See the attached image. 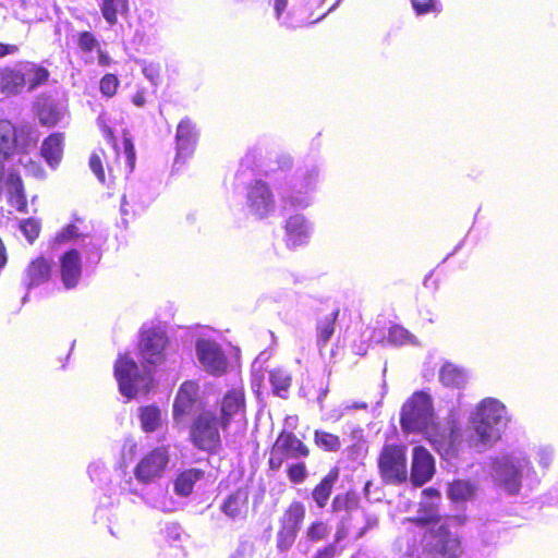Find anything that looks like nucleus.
Returning <instances> with one entry per match:
<instances>
[{"instance_id":"1","label":"nucleus","mask_w":558,"mask_h":558,"mask_svg":"<svg viewBox=\"0 0 558 558\" xmlns=\"http://www.w3.org/2000/svg\"><path fill=\"white\" fill-rule=\"evenodd\" d=\"M401 426L405 432L423 434L439 454L451 457L460 444L459 430L453 425L441 427L434 414L432 398L417 391L403 404Z\"/></svg>"},{"instance_id":"2","label":"nucleus","mask_w":558,"mask_h":558,"mask_svg":"<svg viewBox=\"0 0 558 558\" xmlns=\"http://www.w3.org/2000/svg\"><path fill=\"white\" fill-rule=\"evenodd\" d=\"M58 243L73 241L77 247L66 251L60 257V277L66 289H73L77 286L82 276V258L78 247L83 250L87 258L98 262L100 258L99 244L88 234L87 227H83V221L75 219L68 225L56 236Z\"/></svg>"},{"instance_id":"3","label":"nucleus","mask_w":558,"mask_h":558,"mask_svg":"<svg viewBox=\"0 0 558 558\" xmlns=\"http://www.w3.org/2000/svg\"><path fill=\"white\" fill-rule=\"evenodd\" d=\"M493 477L504 492L518 495L523 488L531 490L537 486L542 475L533 466L530 454L517 448L495 460Z\"/></svg>"},{"instance_id":"4","label":"nucleus","mask_w":558,"mask_h":558,"mask_svg":"<svg viewBox=\"0 0 558 558\" xmlns=\"http://www.w3.org/2000/svg\"><path fill=\"white\" fill-rule=\"evenodd\" d=\"M510 422L506 405L496 398L480 401L470 416L472 446L484 450L500 439Z\"/></svg>"},{"instance_id":"5","label":"nucleus","mask_w":558,"mask_h":558,"mask_svg":"<svg viewBox=\"0 0 558 558\" xmlns=\"http://www.w3.org/2000/svg\"><path fill=\"white\" fill-rule=\"evenodd\" d=\"M319 184V168L310 165L299 168L291 181L289 189L280 193V199L284 205L295 209H306L315 202Z\"/></svg>"},{"instance_id":"6","label":"nucleus","mask_w":558,"mask_h":558,"mask_svg":"<svg viewBox=\"0 0 558 558\" xmlns=\"http://www.w3.org/2000/svg\"><path fill=\"white\" fill-rule=\"evenodd\" d=\"M114 377L122 396L128 399L146 393L153 383L151 371L147 365L142 368L129 355H120L114 364Z\"/></svg>"},{"instance_id":"7","label":"nucleus","mask_w":558,"mask_h":558,"mask_svg":"<svg viewBox=\"0 0 558 558\" xmlns=\"http://www.w3.org/2000/svg\"><path fill=\"white\" fill-rule=\"evenodd\" d=\"M222 422L213 409L202 411L191 428L193 444L201 450L215 451L220 447Z\"/></svg>"},{"instance_id":"8","label":"nucleus","mask_w":558,"mask_h":558,"mask_svg":"<svg viewBox=\"0 0 558 558\" xmlns=\"http://www.w3.org/2000/svg\"><path fill=\"white\" fill-rule=\"evenodd\" d=\"M383 481L387 484H401L408 478L407 454L403 447L387 445L378 458Z\"/></svg>"},{"instance_id":"9","label":"nucleus","mask_w":558,"mask_h":558,"mask_svg":"<svg viewBox=\"0 0 558 558\" xmlns=\"http://www.w3.org/2000/svg\"><path fill=\"white\" fill-rule=\"evenodd\" d=\"M304 517L305 507L300 501L289 505L280 519V529L277 533V547L280 551H286L293 545Z\"/></svg>"},{"instance_id":"10","label":"nucleus","mask_w":558,"mask_h":558,"mask_svg":"<svg viewBox=\"0 0 558 558\" xmlns=\"http://www.w3.org/2000/svg\"><path fill=\"white\" fill-rule=\"evenodd\" d=\"M169 463L167 447H158L146 453L134 469L135 478L143 484H149L160 478Z\"/></svg>"},{"instance_id":"11","label":"nucleus","mask_w":558,"mask_h":558,"mask_svg":"<svg viewBox=\"0 0 558 558\" xmlns=\"http://www.w3.org/2000/svg\"><path fill=\"white\" fill-rule=\"evenodd\" d=\"M246 208L251 215L258 219L266 218L275 213V196L267 183L256 180L247 186Z\"/></svg>"},{"instance_id":"12","label":"nucleus","mask_w":558,"mask_h":558,"mask_svg":"<svg viewBox=\"0 0 558 558\" xmlns=\"http://www.w3.org/2000/svg\"><path fill=\"white\" fill-rule=\"evenodd\" d=\"M196 356L201 366L209 374L222 375L228 365L221 347L214 340L201 338L195 345Z\"/></svg>"},{"instance_id":"13","label":"nucleus","mask_w":558,"mask_h":558,"mask_svg":"<svg viewBox=\"0 0 558 558\" xmlns=\"http://www.w3.org/2000/svg\"><path fill=\"white\" fill-rule=\"evenodd\" d=\"M283 230V241L287 247L295 250L310 242L314 227L305 215L293 214L286 219Z\"/></svg>"},{"instance_id":"14","label":"nucleus","mask_w":558,"mask_h":558,"mask_svg":"<svg viewBox=\"0 0 558 558\" xmlns=\"http://www.w3.org/2000/svg\"><path fill=\"white\" fill-rule=\"evenodd\" d=\"M77 49L81 53L82 59L86 64H93L97 61L100 66H108L111 64L112 59L101 48V45L97 37L87 31L77 32L73 35Z\"/></svg>"},{"instance_id":"15","label":"nucleus","mask_w":558,"mask_h":558,"mask_svg":"<svg viewBox=\"0 0 558 558\" xmlns=\"http://www.w3.org/2000/svg\"><path fill=\"white\" fill-rule=\"evenodd\" d=\"M222 422V430H226L232 422H241L245 415V398L242 387L229 390L222 398L220 409L217 410Z\"/></svg>"},{"instance_id":"16","label":"nucleus","mask_w":558,"mask_h":558,"mask_svg":"<svg viewBox=\"0 0 558 558\" xmlns=\"http://www.w3.org/2000/svg\"><path fill=\"white\" fill-rule=\"evenodd\" d=\"M166 335L160 328H148L142 331L140 352L144 362L156 365L163 361Z\"/></svg>"},{"instance_id":"17","label":"nucleus","mask_w":558,"mask_h":558,"mask_svg":"<svg viewBox=\"0 0 558 558\" xmlns=\"http://www.w3.org/2000/svg\"><path fill=\"white\" fill-rule=\"evenodd\" d=\"M423 499L420 502L418 515L415 519H407V521L418 529V534L427 536V524H438L437 501L439 494L437 490L427 488L422 493Z\"/></svg>"},{"instance_id":"18","label":"nucleus","mask_w":558,"mask_h":558,"mask_svg":"<svg viewBox=\"0 0 558 558\" xmlns=\"http://www.w3.org/2000/svg\"><path fill=\"white\" fill-rule=\"evenodd\" d=\"M435 472V461L430 452L422 446H416L412 454L411 478L416 486L428 482Z\"/></svg>"},{"instance_id":"19","label":"nucleus","mask_w":558,"mask_h":558,"mask_svg":"<svg viewBox=\"0 0 558 558\" xmlns=\"http://www.w3.org/2000/svg\"><path fill=\"white\" fill-rule=\"evenodd\" d=\"M276 20L288 29L303 27L312 22L305 12L296 9H288V0H271Z\"/></svg>"},{"instance_id":"20","label":"nucleus","mask_w":558,"mask_h":558,"mask_svg":"<svg viewBox=\"0 0 558 558\" xmlns=\"http://www.w3.org/2000/svg\"><path fill=\"white\" fill-rule=\"evenodd\" d=\"M197 140V132L195 125L189 120H182L175 134L177 141V159L175 163H178L179 159L190 157L195 148Z\"/></svg>"},{"instance_id":"21","label":"nucleus","mask_w":558,"mask_h":558,"mask_svg":"<svg viewBox=\"0 0 558 558\" xmlns=\"http://www.w3.org/2000/svg\"><path fill=\"white\" fill-rule=\"evenodd\" d=\"M275 452L286 457V459H299L308 456V448L293 434L282 432L275 445Z\"/></svg>"},{"instance_id":"22","label":"nucleus","mask_w":558,"mask_h":558,"mask_svg":"<svg viewBox=\"0 0 558 558\" xmlns=\"http://www.w3.org/2000/svg\"><path fill=\"white\" fill-rule=\"evenodd\" d=\"M142 499L148 507L162 512H172L178 509V502L166 486L157 485L149 488Z\"/></svg>"},{"instance_id":"23","label":"nucleus","mask_w":558,"mask_h":558,"mask_svg":"<svg viewBox=\"0 0 558 558\" xmlns=\"http://www.w3.org/2000/svg\"><path fill=\"white\" fill-rule=\"evenodd\" d=\"M248 509V492L239 488L230 494L220 505L223 514L232 520H239L246 515Z\"/></svg>"},{"instance_id":"24","label":"nucleus","mask_w":558,"mask_h":558,"mask_svg":"<svg viewBox=\"0 0 558 558\" xmlns=\"http://www.w3.org/2000/svg\"><path fill=\"white\" fill-rule=\"evenodd\" d=\"M429 532L435 538L434 547L447 558H457L460 551V542L456 535H452L444 524H439Z\"/></svg>"},{"instance_id":"25","label":"nucleus","mask_w":558,"mask_h":558,"mask_svg":"<svg viewBox=\"0 0 558 558\" xmlns=\"http://www.w3.org/2000/svg\"><path fill=\"white\" fill-rule=\"evenodd\" d=\"M197 396V385L193 381H185L180 387L174 404L173 416L180 421L181 416L191 412Z\"/></svg>"},{"instance_id":"26","label":"nucleus","mask_w":558,"mask_h":558,"mask_svg":"<svg viewBox=\"0 0 558 558\" xmlns=\"http://www.w3.org/2000/svg\"><path fill=\"white\" fill-rule=\"evenodd\" d=\"M51 275V264L44 257H37L26 268L24 283L31 289L46 282Z\"/></svg>"},{"instance_id":"27","label":"nucleus","mask_w":558,"mask_h":558,"mask_svg":"<svg viewBox=\"0 0 558 558\" xmlns=\"http://www.w3.org/2000/svg\"><path fill=\"white\" fill-rule=\"evenodd\" d=\"M469 378L468 372L451 362H446L439 371V380L446 387L462 388Z\"/></svg>"},{"instance_id":"28","label":"nucleus","mask_w":558,"mask_h":558,"mask_svg":"<svg viewBox=\"0 0 558 558\" xmlns=\"http://www.w3.org/2000/svg\"><path fill=\"white\" fill-rule=\"evenodd\" d=\"M63 153V136L60 133H53L48 136L41 146V156L45 158L46 162L56 168L62 157Z\"/></svg>"},{"instance_id":"29","label":"nucleus","mask_w":558,"mask_h":558,"mask_svg":"<svg viewBox=\"0 0 558 558\" xmlns=\"http://www.w3.org/2000/svg\"><path fill=\"white\" fill-rule=\"evenodd\" d=\"M203 477L204 471L201 469H187L182 471L174 480V493L181 497L190 496L195 483Z\"/></svg>"},{"instance_id":"30","label":"nucleus","mask_w":558,"mask_h":558,"mask_svg":"<svg viewBox=\"0 0 558 558\" xmlns=\"http://www.w3.org/2000/svg\"><path fill=\"white\" fill-rule=\"evenodd\" d=\"M9 203L19 211H26V199L20 175L10 173L5 180Z\"/></svg>"},{"instance_id":"31","label":"nucleus","mask_w":558,"mask_h":558,"mask_svg":"<svg viewBox=\"0 0 558 558\" xmlns=\"http://www.w3.org/2000/svg\"><path fill=\"white\" fill-rule=\"evenodd\" d=\"M65 114L63 106L50 100H44L38 104V118L41 124L53 126L59 123Z\"/></svg>"},{"instance_id":"32","label":"nucleus","mask_w":558,"mask_h":558,"mask_svg":"<svg viewBox=\"0 0 558 558\" xmlns=\"http://www.w3.org/2000/svg\"><path fill=\"white\" fill-rule=\"evenodd\" d=\"M100 11L106 22L113 26L118 23V16H124L129 12V0H100Z\"/></svg>"},{"instance_id":"33","label":"nucleus","mask_w":558,"mask_h":558,"mask_svg":"<svg viewBox=\"0 0 558 558\" xmlns=\"http://www.w3.org/2000/svg\"><path fill=\"white\" fill-rule=\"evenodd\" d=\"M38 130L31 124H22L17 128L15 148L23 153L33 149L39 140Z\"/></svg>"},{"instance_id":"34","label":"nucleus","mask_w":558,"mask_h":558,"mask_svg":"<svg viewBox=\"0 0 558 558\" xmlns=\"http://www.w3.org/2000/svg\"><path fill=\"white\" fill-rule=\"evenodd\" d=\"M269 383L276 396L286 399L292 383L291 375L283 368H274L269 371Z\"/></svg>"},{"instance_id":"35","label":"nucleus","mask_w":558,"mask_h":558,"mask_svg":"<svg viewBox=\"0 0 558 558\" xmlns=\"http://www.w3.org/2000/svg\"><path fill=\"white\" fill-rule=\"evenodd\" d=\"M17 129L8 120H0V156L8 157L15 148Z\"/></svg>"},{"instance_id":"36","label":"nucleus","mask_w":558,"mask_h":558,"mask_svg":"<svg viewBox=\"0 0 558 558\" xmlns=\"http://www.w3.org/2000/svg\"><path fill=\"white\" fill-rule=\"evenodd\" d=\"M338 478V472H329L313 490V499L319 508H324L332 492L333 484Z\"/></svg>"},{"instance_id":"37","label":"nucleus","mask_w":558,"mask_h":558,"mask_svg":"<svg viewBox=\"0 0 558 558\" xmlns=\"http://www.w3.org/2000/svg\"><path fill=\"white\" fill-rule=\"evenodd\" d=\"M26 84V75L21 70H8L2 73L0 87L5 94H16Z\"/></svg>"},{"instance_id":"38","label":"nucleus","mask_w":558,"mask_h":558,"mask_svg":"<svg viewBox=\"0 0 558 558\" xmlns=\"http://www.w3.org/2000/svg\"><path fill=\"white\" fill-rule=\"evenodd\" d=\"M337 317L338 311H335L317 322V343L319 347H325L333 335Z\"/></svg>"},{"instance_id":"39","label":"nucleus","mask_w":558,"mask_h":558,"mask_svg":"<svg viewBox=\"0 0 558 558\" xmlns=\"http://www.w3.org/2000/svg\"><path fill=\"white\" fill-rule=\"evenodd\" d=\"M532 456L536 461L542 475H544L554 463L555 449L550 445H538L533 447Z\"/></svg>"},{"instance_id":"40","label":"nucleus","mask_w":558,"mask_h":558,"mask_svg":"<svg viewBox=\"0 0 558 558\" xmlns=\"http://www.w3.org/2000/svg\"><path fill=\"white\" fill-rule=\"evenodd\" d=\"M141 424L145 432H155L162 422L161 412L158 408L149 405L141 409Z\"/></svg>"},{"instance_id":"41","label":"nucleus","mask_w":558,"mask_h":558,"mask_svg":"<svg viewBox=\"0 0 558 558\" xmlns=\"http://www.w3.org/2000/svg\"><path fill=\"white\" fill-rule=\"evenodd\" d=\"M475 493V486L468 481H454L450 484L448 495L453 501H464L470 499Z\"/></svg>"},{"instance_id":"42","label":"nucleus","mask_w":558,"mask_h":558,"mask_svg":"<svg viewBox=\"0 0 558 558\" xmlns=\"http://www.w3.org/2000/svg\"><path fill=\"white\" fill-rule=\"evenodd\" d=\"M314 440L319 448L326 451H338L341 447V441L338 436L324 430H316Z\"/></svg>"},{"instance_id":"43","label":"nucleus","mask_w":558,"mask_h":558,"mask_svg":"<svg viewBox=\"0 0 558 558\" xmlns=\"http://www.w3.org/2000/svg\"><path fill=\"white\" fill-rule=\"evenodd\" d=\"M416 15L438 14L442 10L440 0H411Z\"/></svg>"},{"instance_id":"44","label":"nucleus","mask_w":558,"mask_h":558,"mask_svg":"<svg viewBox=\"0 0 558 558\" xmlns=\"http://www.w3.org/2000/svg\"><path fill=\"white\" fill-rule=\"evenodd\" d=\"M24 74L26 75V84H29L31 89H34L38 85L45 83L49 76L46 69L35 65L27 68Z\"/></svg>"},{"instance_id":"45","label":"nucleus","mask_w":558,"mask_h":558,"mask_svg":"<svg viewBox=\"0 0 558 558\" xmlns=\"http://www.w3.org/2000/svg\"><path fill=\"white\" fill-rule=\"evenodd\" d=\"M413 342V336L401 326H393L389 329L387 343L403 345Z\"/></svg>"},{"instance_id":"46","label":"nucleus","mask_w":558,"mask_h":558,"mask_svg":"<svg viewBox=\"0 0 558 558\" xmlns=\"http://www.w3.org/2000/svg\"><path fill=\"white\" fill-rule=\"evenodd\" d=\"M142 72L144 76L151 83V85H159L161 72V65L159 63L143 61Z\"/></svg>"},{"instance_id":"47","label":"nucleus","mask_w":558,"mask_h":558,"mask_svg":"<svg viewBox=\"0 0 558 558\" xmlns=\"http://www.w3.org/2000/svg\"><path fill=\"white\" fill-rule=\"evenodd\" d=\"M102 150L94 151L89 157V168L99 182L106 183V175L102 168Z\"/></svg>"},{"instance_id":"48","label":"nucleus","mask_w":558,"mask_h":558,"mask_svg":"<svg viewBox=\"0 0 558 558\" xmlns=\"http://www.w3.org/2000/svg\"><path fill=\"white\" fill-rule=\"evenodd\" d=\"M329 526L327 523L317 521L311 524V526L306 531L307 537L313 542H318L324 539L329 534Z\"/></svg>"},{"instance_id":"49","label":"nucleus","mask_w":558,"mask_h":558,"mask_svg":"<svg viewBox=\"0 0 558 558\" xmlns=\"http://www.w3.org/2000/svg\"><path fill=\"white\" fill-rule=\"evenodd\" d=\"M478 536L484 545H493L499 537L498 529L495 524H483L478 530Z\"/></svg>"},{"instance_id":"50","label":"nucleus","mask_w":558,"mask_h":558,"mask_svg":"<svg viewBox=\"0 0 558 558\" xmlns=\"http://www.w3.org/2000/svg\"><path fill=\"white\" fill-rule=\"evenodd\" d=\"M119 86V80L114 74H106L100 80V92L102 95L107 97H112L118 89Z\"/></svg>"},{"instance_id":"51","label":"nucleus","mask_w":558,"mask_h":558,"mask_svg":"<svg viewBox=\"0 0 558 558\" xmlns=\"http://www.w3.org/2000/svg\"><path fill=\"white\" fill-rule=\"evenodd\" d=\"M39 222L33 218L23 220L20 223V229L28 242H33L39 233Z\"/></svg>"},{"instance_id":"52","label":"nucleus","mask_w":558,"mask_h":558,"mask_svg":"<svg viewBox=\"0 0 558 558\" xmlns=\"http://www.w3.org/2000/svg\"><path fill=\"white\" fill-rule=\"evenodd\" d=\"M161 534L168 542H181L183 536V530L180 524L175 522H168L161 529Z\"/></svg>"},{"instance_id":"53","label":"nucleus","mask_w":558,"mask_h":558,"mask_svg":"<svg viewBox=\"0 0 558 558\" xmlns=\"http://www.w3.org/2000/svg\"><path fill=\"white\" fill-rule=\"evenodd\" d=\"M306 476L307 471L304 463H295L288 469V477L294 484L303 483Z\"/></svg>"},{"instance_id":"54","label":"nucleus","mask_w":558,"mask_h":558,"mask_svg":"<svg viewBox=\"0 0 558 558\" xmlns=\"http://www.w3.org/2000/svg\"><path fill=\"white\" fill-rule=\"evenodd\" d=\"M123 146H124L123 156L125 159V165H126L128 171L131 172L133 170L134 163H135L134 146H133V143L131 142V140H129V138H124Z\"/></svg>"},{"instance_id":"55","label":"nucleus","mask_w":558,"mask_h":558,"mask_svg":"<svg viewBox=\"0 0 558 558\" xmlns=\"http://www.w3.org/2000/svg\"><path fill=\"white\" fill-rule=\"evenodd\" d=\"M87 473L93 482L100 481L106 473V466L100 461L92 462L87 468Z\"/></svg>"},{"instance_id":"56","label":"nucleus","mask_w":558,"mask_h":558,"mask_svg":"<svg viewBox=\"0 0 558 558\" xmlns=\"http://www.w3.org/2000/svg\"><path fill=\"white\" fill-rule=\"evenodd\" d=\"M19 162L22 163L26 171L35 177H38L41 174V169L39 167L38 163H36L35 161H32L29 158H27L26 155H23L20 159H19Z\"/></svg>"},{"instance_id":"57","label":"nucleus","mask_w":558,"mask_h":558,"mask_svg":"<svg viewBox=\"0 0 558 558\" xmlns=\"http://www.w3.org/2000/svg\"><path fill=\"white\" fill-rule=\"evenodd\" d=\"M337 555V546L329 544L319 548L311 558H335Z\"/></svg>"},{"instance_id":"58","label":"nucleus","mask_w":558,"mask_h":558,"mask_svg":"<svg viewBox=\"0 0 558 558\" xmlns=\"http://www.w3.org/2000/svg\"><path fill=\"white\" fill-rule=\"evenodd\" d=\"M120 488L123 493L133 494V495L138 494L137 488H136V486L133 482V478L131 476H128L126 478H124L121 482Z\"/></svg>"},{"instance_id":"59","label":"nucleus","mask_w":558,"mask_h":558,"mask_svg":"<svg viewBox=\"0 0 558 558\" xmlns=\"http://www.w3.org/2000/svg\"><path fill=\"white\" fill-rule=\"evenodd\" d=\"M287 460L284 456L275 452V447H272L269 465L272 470H278L282 465L283 461Z\"/></svg>"},{"instance_id":"60","label":"nucleus","mask_w":558,"mask_h":558,"mask_svg":"<svg viewBox=\"0 0 558 558\" xmlns=\"http://www.w3.org/2000/svg\"><path fill=\"white\" fill-rule=\"evenodd\" d=\"M350 527L345 525V522L342 521L341 524L338 526L336 534H335V545L336 543L341 542L347 537L349 534Z\"/></svg>"},{"instance_id":"61","label":"nucleus","mask_w":558,"mask_h":558,"mask_svg":"<svg viewBox=\"0 0 558 558\" xmlns=\"http://www.w3.org/2000/svg\"><path fill=\"white\" fill-rule=\"evenodd\" d=\"M366 525L360 532H357V537H361L365 534L368 529L375 527L378 523V519L375 515H367L365 519Z\"/></svg>"},{"instance_id":"62","label":"nucleus","mask_w":558,"mask_h":558,"mask_svg":"<svg viewBox=\"0 0 558 558\" xmlns=\"http://www.w3.org/2000/svg\"><path fill=\"white\" fill-rule=\"evenodd\" d=\"M132 102L136 107H143L146 104L145 92L143 89L137 90L132 97Z\"/></svg>"},{"instance_id":"63","label":"nucleus","mask_w":558,"mask_h":558,"mask_svg":"<svg viewBox=\"0 0 558 558\" xmlns=\"http://www.w3.org/2000/svg\"><path fill=\"white\" fill-rule=\"evenodd\" d=\"M345 506H347V497H344V496H337L332 501L333 511H340Z\"/></svg>"},{"instance_id":"64","label":"nucleus","mask_w":558,"mask_h":558,"mask_svg":"<svg viewBox=\"0 0 558 558\" xmlns=\"http://www.w3.org/2000/svg\"><path fill=\"white\" fill-rule=\"evenodd\" d=\"M17 50V47L14 45H4L0 43V58L7 54L14 53Z\"/></svg>"}]
</instances>
